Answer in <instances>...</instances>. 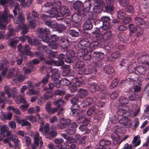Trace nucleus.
<instances>
[{"label":"nucleus","mask_w":149,"mask_h":149,"mask_svg":"<svg viewBox=\"0 0 149 149\" xmlns=\"http://www.w3.org/2000/svg\"><path fill=\"white\" fill-rule=\"evenodd\" d=\"M95 1L94 3V6L93 8V12L96 13H101L104 6H105V1L104 0H93Z\"/></svg>","instance_id":"f257e3e1"},{"label":"nucleus","mask_w":149,"mask_h":149,"mask_svg":"<svg viewBox=\"0 0 149 149\" xmlns=\"http://www.w3.org/2000/svg\"><path fill=\"white\" fill-rule=\"evenodd\" d=\"M95 1L93 0L86 1L83 3L82 6V9L80 12V14L83 15H85V13L89 12L92 7L94 6V3Z\"/></svg>","instance_id":"f03ea898"},{"label":"nucleus","mask_w":149,"mask_h":149,"mask_svg":"<svg viewBox=\"0 0 149 149\" xmlns=\"http://www.w3.org/2000/svg\"><path fill=\"white\" fill-rule=\"evenodd\" d=\"M28 134L30 136L33 137L34 139L35 145L36 146H38L39 142H40V144L42 145L43 142L42 141L41 138L39 136V134L38 132H34L32 131L28 132Z\"/></svg>","instance_id":"7ed1b4c3"},{"label":"nucleus","mask_w":149,"mask_h":149,"mask_svg":"<svg viewBox=\"0 0 149 149\" xmlns=\"http://www.w3.org/2000/svg\"><path fill=\"white\" fill-rule=\"evenodd\" d=\"M94 77H90L88 79V81L87 87L89 91L92 93H94L99 90V85L98 84L94 82H90L92 80H94Z\"/></svg>","instance_id":"20e7f679"},{"label":"nucleus","mask_w":149,"mask_h":149,"mask_svg":"<svg viewBox=\"0 0 149 149\" xmlns=\"http://www.w3.org/2000/svg\"><path fill=\"white\" fill-rule=\"evenodd\" d=\"M51 130L45 134V136L46 138L49 140H51L55 138L57 135V132L56 130V128L52 126H51Z\"/></svg>","instance_id":"39448f33"},{"label":"nucleus","mask_w":149,"mask_h":149,"mask_svg":"<svg viewBox=\"0 0 149 149\" xmlns=\"http://www.w3.org/2000/svg\"><path fill=\"white\" fill-rule=\"evenodd\" d=\"M129 116H125L123 117L119 120L120 124L122 126H126L127 128H130L132 125L131 121L128 118Z\"/></svg>","instance_id":"423d86ee"},{"label":"nucleus","mask_w":149,"mask_h":149,"mask_svg":"<svg viewBox=\"0 0 149 149\" xmlns=\"http://www.w3.org/2000/svg\"><path fill=\"white\" fill-rule=\"evenodd\" d=\"M80 107L77 104L72 105L71 107V114L73 116H78L80 115Z\"/></svg>","instance_id":"0eeeda50"},{"label":"nucleus","mask_w":149,"mask_h":149,"mask_svg":"<svg viewBox=\"0 0 149 149\" xmlns=\"http://www.w3.org/2000/svg\"><path fill=\"white\" fill-rule=\"evenodd\" d=\"M115 0H105L106 2V5L104 7L108 12H111L113 10V4Z\"/></svg>","instance_id":"6e6552de"},{"label":"nucleus","mask_w":149,"mask_h":149,"mask_svg":"<svg viewBox=\"0 0 149 149\" xmlns=\"http://www.w3.org/2000/svg\"><path fill=\"white\" fill-rule=\"evenodd\" d=\"M90 42L87 38H84L81 40L79 44V46L81 48L84 49H88L87 48H89Z\"/></svg>","instance_id":"1a4fd4ad"},{"label":"nucleus","mask_w":149,"mask_h":149,"mask_svg":"<svg viewBox=\"0 0 149 149\" xmlns=\"http://www.w3.org/2000/svg\"><path fill=\"white\" fill-rule=\"evenodd\" d=\"M94 24L95 25H99V27L100 28L102 27L103 29L104 30L109 29L111 28L109 22L103 23L102 21H96L94 22Z\"/></svg>","instance_id":"9d476101"},{"label":"nucleus","mask_w":149,"mask_h":149,"mask_svg":"<svg viewBox=\"0 0 149 149\" xmlns=\"http://www.w3.org/2000/svg\"><path fill=\"white\" fill-rule=\"evenodd\" d=\"M51 72L52 73L51 75L52 80L53 81L58 80L60 76L58 69L55 68L52 69L51 70Z\"/></svg>","instance_id":"9b49d317"},{"label":"nucleus","mask_w":149,"mask_h":149,"mask_svg":"<svg viewBox=\"0 0 149 149\" xmlns=\"http://www.w3.org/2000/svg\"><path fill=\"white\" fill-rule=\"evenodd\" d=\"M57 10L52 9L50 11V16L51 18L56 17L58 20H62L63 16L61 13V15H58Z\"/></svg>","instance_id":"f8f14e48"},{"label":"nucleus","mask_w":149,"mask_h":149,"mask_svg":"<svg viewBox=\"0 0 149 149\" xmlns=\"http://www.w3.org/2000/svg\"><path fill=\"white\" fill-rule=\"evenodd\" d=\"M136 74L138 75L143 74L147 72L146 68L144 67L137 66L134 68Z\"/></svg>","instance_id":"ddd939ff"},{"label":"nucleus","mask_w":149,"mask_h":149,"mask_svg":"<svg viewBox=\"0 0 149 149\" xmlns=\"http://www.w3.org/2000/svg\"><path fill=\"white\" fill-rule=\"evenodd\" d=\"M60 43L62 48L67 50L69 45L68 39L61 38L60 39Z\"/></svg>","instance_id":"4468645a"},{"label":"nucleus","mask_w":149,"mask_h":149,"mask_svg":"<svg viewBox=\"0 0 149 149\" xmlns=\"http://www.w3.org/2000/svg\"><path fill=\"white\" fill-rule=\"evenodd\" d=\"M31 48L28 45H26L23 46V49L21 51V53L23 54L32 56L33 53L30 51Z\"/></svg>","instance_id":"2eb2a0df"},{"label":"nucleus","mask_w":149,"mask_h":149,"mask_svg":"<svg viewBox=\"0 0 149 149\" xmlns=\"http://www.w3.org/2000/svg\"><path fill=\"white\" fill-rule=\"evenodd\" d=\"M139 59L142 62L149 65V55L147 53H143L139 57Z\"/></svg>","instance_id":"dca6fc26"},{"label":"nucleus","mask_w":149,"mask_h":149,"mask_svg":"<svg viewBox=\"0 0 149 149\" xmlns=\"http://www.w3.org/2000/svg\"><path fill=\"white\" fill-rule=\"evenodd\" d=\"M93 58L96 61L102 60L104 57V54L102 53L94 52L92 54Z\"/></svg>","instance_id":"f3484780"},{"label":"nucleus","mask_w":149,"mask_h":149,"mask_svg":"<svg viewBox=\"0 0 149 149\" xmlns=\"http://www.w3.org/2000/svg\"><path fill=\"white\" fill-rule=\"evenodd\" d=\"M11 134V132L8 131L5 125L2 126L1 127V135L3 138L6 136H9Z\"/></svg>","instance_id":"a211bd4d"},{"label":"nucleus","mask_w":149,"mask_h":149,"mask_svg":"<svg viewBox=\"0 0 149 149\" xmlns=\"http://www.w3.org/2000/svg\"><path fill=\"white\" fill-rule=\"evenodd\" d=\"M130 110L127 111L123 109H121L118 110L117 113L118 116L123 117L127 116H131Z\"/></svg>","instance_id":"6ab92c4d"},{"label":"nucleus","mask_w":149,"mask_h":149,"mask_svg":"<svg viewBox=\"0 0 149 149\" xmlns=\"http://www.w3.org/2000/svg\"><path fill=\"white\" fill-rule=\"evenodd\" d=\"M93 27V24L92 22L91 21L86 20L83 25V28L84 30H90Z\"/></svg>","instance_id":"aec40b11"},{"label":"nucleus","mask_w":149,"mask_h":149,"mask_svg":"<svg viewBox=\"0 0 149 149\" xmlns=\"http://www.w3.org/2000/svg\"><path fill=\"white\" fill-rule=\"evenodd\" d=\"M78 118L77 120V122L79 123H83L84 125H88L90 122L89 119H86V118L83 115H81Z\"/></svg>","instance_id":"412c9836"},{"label":"nucleus","mask_w":149,"mask_h":149,"mask_svg":"<svg viewBox=\"0 0 149 149\" xmlns=\"http://www.w3.org/2000/svg\"><path fill=\"white\" fill-rule=\"evenodd\" d=\"M28 42L31 45L37 46L40 45V40L36 38L32 39L30 38L28 39Z\"/></svg>","instance_id":"4be33fe9"},{"label":"nucleus","mask_w":149,"mask_h":149,"mask_svg":"<svg viewBox=\"0 0 149 149\" xmlns=\"http://www.w3.org/2000/svg\"><path fill=\"white\" fill-rule=\"evenodd\" d=\"M83 3L80 1H77L74 3L73 6L75 9L77 10L78 12L80 13V12L82 10Z\"/></svg>","instance_id":"5701e85b"},{"label":"nucleus","mask_w":149,"mask_h":149,"mask_svg":"<svg viewBox=\"0 0 149 149\" xmlns=\"http://www.w3.org/2000/svg\"><path fill=\"white\" fill-rule=\"evenodd\" d=\"M27 20L29 22V25L31 28H33L36 26V24L35 21L36 20L33 18L30 15H27Z\"/></svg>","instance_id":"b1692460"},{"label":"nucleus","mask_w":149,"mask_h":149,"mask_svg":"<svg viewBox=\"0 0 149 149\" xmlns=\"http://www.w3.org/2000/svg\"><path fill=\"white\" fill-rule=\"evenodd\" d=\"M38 31L39 36L47 35L50 34L49 29L47 28H39L38 29Z\"/></svg>","instance_id":"393cba45"},{"label":"nucleus","mask_w":149,"mask_h":149,"mask_svg":"<svg viewBox=\"0 0 149 149\" xmlns=\"http://www.w3.org/2000/svg\"><path fill=\"white\" fill-rule=\"evenodd\" d=\"M78 95L80 98H83L85 97L88 94L87 90L85 88H80L78 90Z\"/></svg>","instance_id":"a878e982"},{"label":"nucleus","mask_w":149,"mask_h":149,"mask_svg":"<svg viewBox=\"0 0 149 149\" xmlns=\"http://www.w3.org/2000/svg\"><path fill=\"white\" fill-rule=\"evenodd\" d=\"M25 20V18L22 13H19L18 14L17 18L16 21L14 19L15 22L17 24H20L21 25L23 24Z\"/></svg>","instance_id":"bb28decb"},{"label":"nucleus","mask_w":149,"mask_h":149,"mask_svg":"<svg viewBox=\"0 0 149 149\" xmlns=\"http://www.w3.org/2000/svg\"><path fill=\"white\" fill-rule=\"evenodd\" d=\"M104 73L107 74H111L114 71V67L111 65H107L104 66L103 68Z\"/></svg>","instance_id":"cd10ccee"},{"label":"nucleus","mask_w":149,"mask_h":149,"mask_svg":"<svg viewBox=\"0 0 149 149\" xmlns=\"http://www.w3.org/2000/svg\"><path fill=\"white\" fill-rule=\"evenodd\" d=\"M93 99L91 97H87L85 98L83 101L82 105L81 106L86 107L89 106L93 102Z\"/></svg>","instance_id":"c85d7f7f"},{"label":"nucleus","mask_w":149,"mask_h":149,"mask_svg":"<svg viewBox=\"0 0 149 149\" xmlns=\"http://www.w3.org/2000/svg\"><path fill=\"white\" fill-rule=\"evenodd\" d=\"M53 104L57 106L56 107H58V109L59 110L60 108L64 106L65 102L64 100L59 99L53 102Z\"/></svg>","instance_id":"c756f323"},{"label":"nucleus","mask_w":149,"mask_h":149,"mask_svg":"<svg viewBox=\"0 0 149 149\" xmlns=\"http://www.w3.org/2000/svg\"><path fill=\"white\" fill-rule=\"evenodd\" d=\"M10 140L12 141L15 143V146L16 147H19L20 144V141L18 139L17 137L15 136L12 135L9 137Z\"/></svg>","instance_id":"7c9ffc66"},{"label":"nucleus","mask_w":149,"mask_h":149,"mask_svg":"<svg viewBox=\"0 0 149 149\" xmlns=\"http://www.w3.org/2000/svg\"><path fill=\"white\" fill-rule=\"evenodd\" d=\"M104 42V41L109 40L111 37L112 32L110 31H107L104 32L102 34Z\"/></svg>","instance_id":"2f4dec72"},{"label":"nucleus","mask_w":149,"mask_h":149,"mask_svg":"<svg viewBox=\"0 0 149 149\" xmlns=\"http://www.w3.org/2000/svg\"><path fill=\"white\" fill-rule=\"evenodd\" d=\"M8 19L0 18V29L6 30V24L8 23Z\"/></svg>","instance_id":"473e14b6"},{"label":"nucleus","mask_w":149,"mask_h":149,"mask_svg":"<svg viewBox=\"0 0 149 149\" xmlns=\"http://www.w3.org/2000/svg\"><path fill=\"white\" fill-rule=\"evenodd\" d=\"M84 63L81 60H78L73 64V67L75 68H81L83 67L84 65Z\"/></svg>","instance_id":"72a5a7b5"},{"label":"nucleus","mask_w":149,"mask_h":149,"mask_svg":"<svg viewBox=\"0 0 149 149\" xmlns=\"http://www.w3.org/2000/svg\"><path fill=\"white\" fill-rule=\"evenodd\" d=\"M8 29L9 31L7 33V36L8 37H11L15 35V31L14 29L13 26L11 25H9L8 27Z\"/></svg>","instance_id":"f704fd0d"},{"label":"nucleus","mask_w":149,"mask_h":149,"mask_svg":"<svg viewBox=\"0 0 149 149\" xmlns=\"http://www.w3.org/2000/svg\"><path fill=\"white\" fill-rule=\"evenodd\" d=\"M66 55L63 54H60L58 57V61H57L58 63V66L62 65L64 64V59H65Z\"/></svg>","instance_id":"c9c22d12"},{"label":"nucleus","mask_w":149,"mask_h":149,"mask_svg":"<svg viewBox=\"0 0 149 149\" xmlns=\"http://www.w3.org/2000/svg\"><path fill=\"white\" fill-rule=\"evenodd\" d=\"M61 13L63 16H68L70 14V11L68 7L64 6L61 9Z\"/></svg>","instance_id":"e433bc0d"},{"label":"nucleus","mask_w":149,"mask_h":149,"mask_svg":"<svg viewBox=\"0 0 149 149\" xmlns=\"http://www.w3.org/2000/svg\"><path fill=\"white\" fill-rule=\"evenodd\" d=\"M86 16L87 19L86 20L91 21L94 20L95 18V15H94L92 12H88L87 13H85V15H83V16Z\"/></svg>","instance_id":"4c0bfd02"},{"label":"nucleus","mask_w":149,"mask_h":149,"mask_svg":"<svg viewBox=\"0 0 149 149\" xmlns=\"http://www.w3.org/2000/svg\"><path fill=\"white\" fill-rule=\"evenodd\" d=\"M54 28L56 29L57 31L61 33L66 29V26L63 24H58L56 23V26Z\"/></svg>","instance_id":"58836bf2"},{"label":"nucleus","mask_w":149,"mask_h":149,"mask_svg":"<svg viewBox=\"0 0 149 149\" xmlns=\"http://www.w3.org/2000/svg\"><path fill=\"white\" fill-rule=\"evenodd\" d=\"M134 21L136 24L141 26L144 25L146 23L145 20L139 17H137L135 18Z\"/></svg>","instance_id":"ea45409f"},{"label":"nucleus","mask_w":149,"mask_h":149,"mask_svg":"<svg viewBox=\"0 0 149 149\" xmlns=\"http://www.w3.org/2000/svg\"><path fill=\"white\" fill-rule=\"evenodd\" d=\"M19 4L17 3H15L13 2H11L10 4V7L11 8H13V7H14V9L13 10L14 15L15 16L17 15V10L19 9Z\"/></svg>","instance_id":"a19ab883"},{"label":"nucleus","mask_w":149,"mask_h":149,"mask_svg":"<svg viewBox=\"0 0 149 149\" xmlns=\"http://www.w3.org/2000/svg\"><path fill=\"white\" fill-rule=\"evenodd\" d=\"M111 143V141L105 139H101L99 141L100 145L102 147H104V146L109 145Z\"/></svg>","instance_id":"79ce46f5"},{"label":"nucleus","mask_w":149,"mask_h":149,"mask_svg":"<svg viewBox=\"0 0 149 149\" xmlns=\"http://www.w3.org/2000/svg\"><path fill=\"white\" fill-rule=\"evenodd\" d=\"M78 13V14L74 13L72 16V19L75 22H77V21H80L81 19V15L83 16V15L80 14L79 12Z\"/></svg>","instance_id":"37998d69"},{"label":"nucleus","mask_w":149,"mask_h":149,"mask_svg":"<svg viewBox=\"0 0 149 149\" xmlns=\"http://www.w3.org/2000/svg\"><path fill=\"white\" fill-rule=\"evenodd\" d=\"M135 31L136 32V36L138 37L141 36L143 32V29L139 25H137L135 26Z\"/></svg>","instance_id":"c03bdc74"},{"label":"nucleus","mask_w":149,"mask_h":149,"mask_svg":"<svg viewBox=\"0 0 149 149\" xmlns=\"http://www.w3.org/2000/svg\"><path fill=\"white\" fill-rule=\"evenodd\" d=\"M36 57L39 58V59L40 60V62L42 61H46V58L43 55V54L40 52H35L34 54Z\"/></svg>","instance_id":"a18cd8bd"},{"label":"nucleus","mask_w":149,"mask_h":149,"mask_svg":"<svg viewBox=\"0 0 149 149\" xmlns=\"http://www.w3.org/2000/svg\"><path fill=\"white\" fill-rule=\"evenodd\" d=\"M45 24L51 28L52 29L55 28L56 26V22L52 21L49 19L45 22Z\"/></svg>","instance_id":"49530a36"},{"label":"nucleus","mask_w":149,"mask_h":149,"mask_svg":"<svg viewBox=\"0 0 149 149\" xmlns=\"http://www.w3.org/2000/svg\"><path fill=\"white\" fill-rule=\"evenodd\" d=\"M117 17L120 20L123 19L126 16V13L124 10H120L117 12Z\"/></svg>","instance_id":"de8ad7c7"},{"label":"nucleus","mask_w":149,"mask_h":149,"mask_svg":"<svg viewBox=\"0 0 149 149\" xmlns=\"http://www.w3.org/2000/svg\"><path fill=\"white\" fill-rule=\"evenodd\" d=\"M95 39L96 40V41L100 42V45H102V47H105V45L104 44H103V43L104 42L103 35L99 33L97 35H96Z\"/></svg>","instance_id":"09e8293b"},{"label":"nucleus","mask_w":149,"mask_h":149,"mask_svg":"<svg viewBox=\"0 0 149 149\" xmlns=\"http://www.w3.org/2000/svg\"><path fill=\"white\" fill-rule=\"evenodd\" d=\"M68 32L69 35L73 37H78L79 36V32L75 30H69Z\"/></svg>","instance_id":"8fccbe9b"},{"label":"nucleus","mask_w":149,"mask_h":149,"mask_svg":"<svg viewBox=\"0 0 149 149\" xmlns=\"http://www.w3.org/2000/svg\"><path fill=\"white\" fill-rule=\"evenodd\" d=\"M134 11V8L132 6L129 5L127 6L125 8V12H126L129 15H132Z\"/></svg>","instance_id":"3c124183"},{"label":"nucleus","mask_w":149,"mask_h":149,"mask_svg":"<svg viewBox=\"0 0 149 149\" xmlns=\"http://www.w3.org/2000/svg\"><path fill=\"white\" fill-rule=\"evenodd\" d=\"M100 44V42L94 40L93 42H90V45L89 46V49H95L97 47V46Z\"/></svg>","instance_id":"603ef678"},{"label":"nucleus","mask_w":149,"mask_h":149,"mask_svg":"<svg viewBox=\"0 0 149 149\" xmlns=\"http://www.w3.org/2000/svg\"><path fill=\"white\" fill-rule=\"evenodd\" d=\"M50 76V74L47 73V74L46 76L42 78L41 81L43 85H42L41 86H44L45 85L47 84Z\"/></svg>","instance_id":"864d4df0"},{"label":"nucleus","mask_w":149,"mask_h":149,"mask_svg":"<svg viewBox=\"0 0 149 149\" xmlns=\"http://www.w3.org/2000/svg\"><path fill=\"white\" fill-rule=\"evenodd\" d=\"M94 119L97 120H100L103 118V113L102 110H100L96 113H95Z\"/></svg>","instance_id":"5fc2aeb1"},{"label":"nucleus","mask_w":149,"mask_h":149,"mask_svg":"<svg viewBox=\"0 0 149 149\" xmlns=\"http://www.w3.org/2000/svg\"><path fill=\"white\" fill-rule=\"evenodd\" d=\"M77 57H71L69 56H66L64 60L67 63H70L73 62L74 61H76Z\"/></svg>","instance_id":"6e6d98bb"},{"label":"nucleus","mask_w":149,"mask_h":149,"mask_svg":"<svg viewBox=\"0 0 149 149\" xmlns=\"http://www.w3.org/2000/svg\"><path fill=\"white\" fill-rule=\"evenodd\" d=\"M121 53L118 51H116L113 52L111 53L110 56L111 58L115 59L120 57Z\"/></svg>","instance_id":"4d7b16f0"},{"label":"nucleus","mask_w":149,"mask_h":149,"mask_svg":"<svg viewBox=\"0 0 149 149\" xmlns=\"http://www.w3.org/2000/svg\"><path fill=\"white\" fill-rule=\"evenodd\" d=\"M54 94L52 92H47L45 93L43 95V97L45 100V101L52 98Z\"/></svg>","instance_id":"13d9d810"},{"label":"nucleus","mask_w":149,"mask_h":149,"mask_svg":"<svg viewBox=\"0 0 149 149\" xmlns=\"http://www.w3.org/2000/svg\"><path fill=\"white\" fill-rule=\"evenodd\" d=\"M60 120L66 127H69V125L71 122V120L68 118H62Z\"/></svg>","instance_id":"bf43d9fd"},{"label":"nucleus","mask_w":149,"mask_h":149,"mask_svg":"<svg viewBox=\"0 0 149 149\" xmlns=\"http://www.w3.org/2000/svg\"><path fill=\"white\" fill-rule=\"evenodd\" d=\"M128 98L130 101L136 100L138 99L139 96L135 93H132L130 94Z\"/></svg>","instance_id":"052dcab7"},{"label":"nucleus","mask_w":149,"mask_h":149,"mask_svg":"<svg viewBox=\"0 0 149 149\" xmlns=\"http://www.w3.org/2000/svg\"><path fill=\"white\" fill-rule=\"evenodd\" d=\"M61 85L63 86H68L70 83V81L66 78L62 79L59 82Z\"/></svg>","instance_id":"680f3d73"},{"label":"nucleus","mask_w":149,"mask_h":149,"mask_svg":"<svg viewBox=\"0 0 149 149\" xmlns=\"http://www.w3.org/2000/svg\"><path fill=\"white\" fill-rule=\"evenodd\" d=\"M87 52V49H84L82 48L79 49L77 52V56L78 57H83L85 54V53Z\"/></svg>","instance_id":"e2e57ef3"},{"label":"nucleus","mask_w":149,"mask_h":149,"mask_svg":"<svg viewBox=\"0 0 149 149\" xmlns=\"http://www.w3.org/2000/svg\"><path fill=\"white\" fill-rule=\"evenodd\" d=\"M141 141L140 139H138V136H136L134 137L133 140L132 142L134 146L136 147L140 144Z\"/></svg>","instance_id":"0e129e2a"},{"label":"nucleus","mask_w":149,"mask_h":149,"mask_svg":"<svg viewBox=\"0 0 149 149\" xmlns=\"http://www.w3.org/2000/svg\"><path fill=\"white\" fill-rule=\"evenodd\" d=\"M130 2V0H119V4L122 7L127 6Z\"/></svg>","instance_id":"69168bd1"},{"label":"nucleus","mask_w":149,"mask_h":149,"mask_svg":"<svg viewBox=\"0 0 149 149\" xmlns=\"http://www.w3.org/2000/svg\"><path fill=\"white\" fill-rule=\"evenodd\" d=\"M120 103L122 105L125 104L128 102V100L125 97H120L119 100Z\"/></svg>","instance_id":"338daca9"},{"label":"nucleus","mask_w":149,"mask_h":149,"mask_svg":"<svg viewBox=\"0 0 149 149\" xmlns=\"http://www.w3.org/2000/svg\"><path fill=\"white\" fill-rule=\"evenodd\" d=\"M118 83V81L117 78L114 79L110 85L109 88L110 89H112L116 87Z\"/></svg>","instance_id":"774afa93"}]
</instances>
